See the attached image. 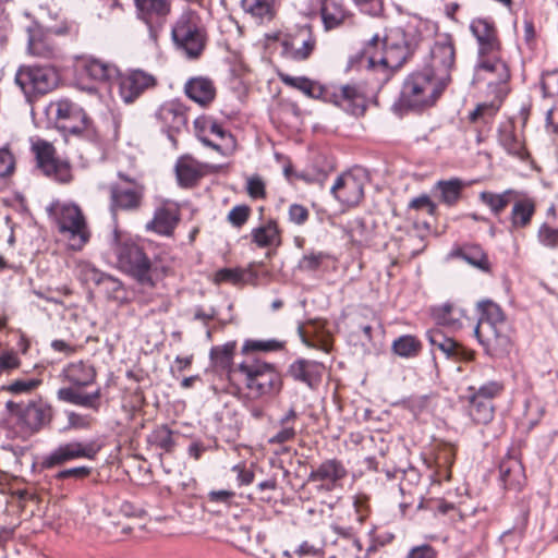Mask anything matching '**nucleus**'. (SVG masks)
<instances>
[{"instance_id":"obj_1","label":"nucleus","mask_w":558,"mask_h":558,"mask_svg":"<svg viewBox=\"0 0 558 558\" xmlns=\"http://www.w3.org/2000/svg\"><path fill=\"white\" fill-rule=\"evenodd\" d=\"M477 310L480 317L474 328V335L485 353L492 357L508 355L512 342L504 311L490 300L478 302Z\"/></svg>"},{"instance_id":"obj_21","label":"nucleus","mask_w":558,"mask_h":558,"mask_svg":"<svg viewBox=\"0 0 558 558\" xmlns=\"http://www.w3.org/2000/svg\"><path fill=\"white\" fill-rule=\"evenodd\" d=\"M430 64L425 70H432L434 76L439 78L441 75L450 77V70L454 64V48L450 40L437 41L430 50Z\"/></svg>"},{"instance_id":"obj_34","label":"nucleus","mask_w":558,"mask_h":558,"mask_svg":"<svg viewBox=\"0 0 558 558\" xmlns=\"http://www.w3.org/2000/svg\"><path fill=\"white\" fill-rule=\"evenodd\" d=\"M83 70L90 78L98 82H111L119 76L116 65L94 58L84 60Z\"/></svg>"},{"instance_id":"obj_23","label":"nucleus","mask_w":558,"mask_h":558,"mask_svg":"<svg viewBox=\"0 0 558 558\" xmlns=\"http://www.w3.org/2000/svg\"><path fill=\"white\" fill-rule=\"evenodd\" d=\"M194 128L197 138L207 147H210L219 153H221V145L211 141L209 135H214L219 138L227 146L233 143V137L230 133H228L219 123L206 120V119H196L194 121Z\"/></svg>"},{"instance_id":"obj_18","label":"nucleus","mask_w":558,"mask_h":558,"mask_svg":"<svg viewBox=\"0 0 558 558\" xmlns=\"http://www.w3.org/2000/svg\"><path fill=\"white\" fill-rule=\"evenodd\" d=\"M119 82V94L126 104L133 102L146 89L156 84V78L142 70H133L117 77Z\"/></svg>"},{"instance_id":"obj_29","label":"nucleus","mask_w":558,"mask_h":558,"mask_svg":"<svg viewBox=\"0 0 558 558\" xmlns=\"http://www.w3.org/2000/svg\"><path fill=\"white\" fill-rule=\"evenodd\" d=\"M498 142L505 150L521 159L525 156V148L521 136L515 131L512 121H506L500 124L498 130Z\"/></svg>"},{"instance_id":"obj_13","label":"nucleus","mask_w":558,"mask_h":558,"mask_svg":"<svg viewBox=\"0 0 558 558\" xmlns=\"http://www.w3.org/2000/svg\"><path fill=\"white\" fill-rule=\"evenodd\" d=\"M99 450L100 446L94 441H69L50 451L43 463L46 468H53L82 458L93 460Z\"/></svg>"},{"instance_id":"obj_46","label":"nucleus","mask_w":558,"mask_h":558,"mask_svg":"<svg viewBox=\"0 0 558 558\" xmlns=\"http://www.w3.org/2000/svg\"><path fill=\"white\" fill-rule=\"evenodd\" d=\"M148 441L165 452H171L175 447L173 432L166 425L155 428L148 436Z\"/></svg>"},{"instance_id":"obj_26","label":"nucleus","mask_w":558,"mask_h":558,"mask_svg":"<svg viewBox=\"0 0 558 558\" xmlns=\"http://www.w3.org/2000/svg\"><path fill=\"white\" fill-rule=\"evenodd\" d=\"M144 187L137 182H129L128 185H116L111 189L112 206L121 209H134L141 204Z\"/></svg>"},{"instance_id":"obj_48","label":"nucleus","mask_w":558,"mask_h":558,"mask_svg":"<svg viewBox=\"0 0 558 558\" xmlns=\"http://www.w3.org/2000/svg\"><path fill=\"white\" fill-rule=\"evenodd\" d=\"M421 345L413 336H401L392 343V350L402 357H411L417 354Z\"/></svg>"},{"instance_id":"obj_62","label":"nucleus","mask_w":558,"mask_h":558,"mask_svg":"<svg viewBox=\"0 0 558 558\" xmlns=\"http://www.w3.org/2000/svg\"><path fill=\"white\" fill-rule=\"evenodd\" d=\"M542 88L544 94L547 96H554L558 94V70L547 72L543 75Z\"/></svg>"},{"instance_id":"obj_19","label":"nucleus","mask_w":558,"mask_h":558,"mask_svg":"<svg viewBox=\"0 0 558 558\" xmlns=\"http://www.w3.org/2000/svg\"><path fill=\"white\" fill-rule=\"evenodd\" d=\"M470 29L478 44V58L499 53L500 45L492 23L484 19L473 20Z\"/></svg>"},{"instance_id":"obj_64","label":"nucleus","mask_w":558,"mask_h":558,"mask_svg":"<svg viewBox=\"0 0 558 558\" xmlns=\"http://www.w3.org/2000/svg\"><path fill=\"white\" fill-rule=\"evenodd\" d=\"M438 551L428 544L412 547L405 558H437Z\"/></svg>"},{"instance_id":"obj_30","label":"nucleus","mask_w":558,"mask_h":558,"mask_svg":"<svg viewBox=\"0 0 558 558\" xmlns=\"http://www.w3.org/2000/svg\"><path fill=\"white\" fill-rule=\"evenodd\" d=\"M499 476L505 488L520 489L524 482L521 462L514 457H507L499 464Z\"/></svg>"},{"instance_id":"obj_43","label":"nucleus","mask_w":558,"mask_h":558,"mask_svg":"<svg viewBox=\"0 0 558 558\" xmlns=\"http://www.w3.org/2000/svg\"><path fill=\"white\" fill-rule=\"evenodd\" d=\"M97 287H99L101 292L106 294L107 299L114 301L118 304H125L129 302L128 291L123 283L108 274H105Z\"/></svg>"},{"instance_id":"obj_61","label":"nucleus","mask_w":558,"mask_h":558,"mask_svg":"<svg viewBox=\"0 0 558 558\" xmlns=\"http://www.w3.org/2000/svg\"><path fill=\"white\" fill-rule=\"evenodd\" d=\"M244 272L241 269L223 268L217 271L216 280L218 282L239 283L243 281Z\"/></svg>"},{"instance_id":"obj_58","label":"nucleus","mask_w":558,"mask_h":558,"mask_svg":"<svg viewBox=\"0 0 558 558\" xmlns=\"http://www.w3.org/2000/svg\"><path fill=\"white\" fill-rule=\"evenodd\" d=\"M289 221L296 225H304L310 216L308 209L300 204H292L288 210Z\"/></svg>"},{"instance_id":"obj_32","label":"nucleus","mask_w":558,"mask_h":558,"mask_svg":"<svg viewBox=\"0 0 558 558\" xmlns=\"http://www.w3.org/2000/svg\"><path fill=\"white\" fill-rule=\"evenodd\" d=\"M432 316L437 325L449 330H458L462 327V317L464 312L461 308L446 303L432 308Z\"/></svg>"},{"instance_id":"obj_27","label":"nucleus","mask_w":558,"mask_h":558,"mask_svg":"<svg viewBox=\"0 0 558 558\" xmlns=\"http://www.w3.org/2000/svg\"><path fill=\"white\" fill-rule=\"evenodd\" d=\"M186 96L199 106L209 105L216 97V87L211 80L203 76L192 77L184 85Z\"/></svg>"},{"instance_id":"obj_5","label":"nucleus","mask_w":558,"mask_h":558,"mask_svg":"<svg viewBox=\"0 0 558 558\" xmlns=\"http://www.w3.org/2000/svg\"><path fill=\"white\" fill-rule=\"evenodd\" d=\"M172 39L190 59L197 58L205 48L206 35L199 17L192 11L183 12L172 27Z\"/></svg>"},{"instance_id":"obj_25","label":"nucleus","mask_w":558,"mask_h":558,"mask_svg":"<svg viewBox=\"0 0 558 558\" xmlns=\"http://www.w3.org/2000/svg\"><path fill=\"white\" fill-rule=\"evenodd\" d=\"M179 219L178 207L174 204H166L155 211L154 219L146 225V229L169 236L177 227Z\"/></svg>"},{"instance_id":"obj_52","label":"nucleus","mask_w":558,"mask_h":558,"mask_svg":"<svg viewBox=\"0 0 558 558\" xmlns=\"http://www.w3.org/2000/svg\"><path fill=\"white\" fill-rule=\"evenodd\" d=\"M499 109V105L493 102L480 104L471 113L470 120L472 122H483L484 124L489 123Z\"/></svg>"},{"instance_id":"obj_11","label":"nucleus","mask_w":558,"mask_h":558,"mask_svg":"<svg viewBox=\"0 0 558 558\" xmlns=\"http://www.w3.org/2000/svg\"><path fill=\"white\" fill-rule=\"evenodd\" d=\"M37 167L43 173L60 183H68L72 179L70 165L54 156L53 146L46 141H37L33 144Z\"/></svg>"},{"instance_id":"obj_22","label":"nucleus","mask_w":558,"mask_h":558,"mask_svg":"<svg viewBox=\"0 0 558 558\" xmlns=\"http://www.w3.org/2000/svg\"><path fill=\"white\" fill-rule=\"evenodd\" d=\"M333 102L352 116H362L366 109L365 96L355 85L340 86L332 94Z\"/></svg>"},{"instance_id":"obj_47","label":"nucleus","mask_w":558,"mask_h":558,"mask_svg":"<svg viewBox=\"0 0 558 558\" xmlns=\"http://www.w3.org/2000/svg\"><path fill=\"white\" fill-rule=\"evenodd\" d=\"M75 275L83 283H94L98 286L105 272L98 270L88 262L80 260L75 266Z\"/></svg>"},{"instance_id":"obj_44","label":"nucleus","mask_w":558,"mask_h":558,"mask_svg":"<svg viewBox=\"0 0 558 558\" xmlns=\"http://www.w3.org/2000/svg\"><path fill=\"white\" fill-rule=\"evenodd\" d=\"M242 8L260 23L274 16L272 0H242Z\"/></svg>"},{"instance_id":"obj_53","label":"nucleus","mask_w":558,"mask_h":558,"mask_svg":"<svg viewBox=\"0 0 558 558\" xmlns=\"http://www.w3.org/2000/svg\"><path fill=\"white\" fill-rule=\"evenodd\" d=\"M326 258H328L326 253L312 251L300 259L298 267L302 271H316L322 267Z\"/></svg>"},{"instance_id":"obj_37","label":"nucleus","mask_w":558,"mask_h":558,"mask_svg":"<svg viewBox=\"0 0 558 558\" xmlns=\"http://www.w3.org/2000/svg\"><path fill=\"white\" fill-rule=\"evenodd\" d=\"M432 345V351H439L446 359H456L461 354L460 345L451 338L446 337L440 330H429L426 333Z\"/></svg>"},{"instance_id":"obj_8","label":"nucleus","mask_w":558,"mask_h":558,"mask_svg":"<svg viewBox=\"0 0 558 558\" xmlns=\"http://www.w3.org/2000/svg\"><path fill=\"white\" fill-rule=\"evenodd\" d=\"M47 213L59 231L68 234L72 240H77L78 246L87 242L85 219L75 204L56 201L47 207Z\"/></svg>"},{"instance_id":"obj_4","label":"nucleus","mask_w":558,"mask_h":558,"mask_svg":"<svg viewBox=\"0 0 558 558\" xmlns=\"http://www.w3.org/2000/svg\"><path fill=\"white\" fill-rule=\"evenodd\" d=\"M238 372L255 397H272L281 391V375L270 363L260 360L245 361L238 365Z\"/></svg>"},{"instance_id":"obj_33","label":"nucleus","mask_w":558,"mask_h":558,"mask_svg":"<svg viewBox=\"0 0 558 558\" xmlns=\"http://www.w3.org/2000/svg\"><path fill=\"white\" fill-rule=\"evenodd\" d=\"M347 475V471L341 462L337 460H327L323 462L316 470L310 474V481L325 482L330 485H336L337 482Z\"/></svg>"},{"instance_id":"obj_28","label":"nucleus","mask_w":558,"mask_h":558,"mask_svg":"<svg viewBox=\"0 0 558 558\" xmlns=\"http://www.w3.org/2000/svg\"><path fill=\"white\" fill-rule=\"evenodd\" d=\"M175 174L181 186L190 187L205 174V167L194 158L183 156L175 163Z\"/></svg>"},{"instance_id":"obj_45","label":"nucleus","mask_w":558,"mask_h":558,"mask_svg":"<svg viewBox=\"0 0 558 558\" xmlns=\"http://www.w3.org/2000/svg\"><path fill=\"white\" fill-rule=\"evenodd\" d=\"M513 195L514 191L512 190H507L498 194L485 191L480 194V199L490 208L493 214L499 215L509 205Z\"/></svg>"},{"instance_id":"obj_35","label":"nucleus","mask_w":558,"mask_h":558,"mask_svg":"<svg viewBox=\"0 0 558 558\" xmlns=\"http://www.w3.org/2000/svg\"><path fill=\"white\" fill-rule=\"evenodd\" d=\"M236 348L235 341H229L222 345L213 347L210 350V359L215 367L227 372L229 376L236 374L238 366L233 367V355Z\"/></svg>"},{"instance_id":"obj_12","label":"nucleus","mask_w":558,"mask_h":558,"mask_svg":"<svg viewBox=\"0 0 558 558\" xmlns=\"http://www.w3.org/2000/svg\"><path fill=\"white\" fill-rule=\"evenodd\" d=\"M365 181V171L363 169H355L339 175L332 184L330 192L340 203L347 206H355L364 196Z\"/></svg>"},{"instance_id":"obj_60","label":"nucleus","mask_w":558,"mask_h":558,"mask_svg":"<svg viewBox=\"0 0 558 558\" xmlns=\"http://www.w3.org/2000/svg\"><path fill=\"white\" fill-rule=\"evenodd\" d=\"M246 191L253 198L265 197V183L259 175L250 177L246 181Z\"/></svg>"},{"instance_id":"obj_54","label":"nucleus","mask_w":558,"mask_h":558,"mask_svg":"<svg viewBox=\"0 0 558 558\" xmlns=\"http://www.w3.org/2000/svg\"><path fill=\"white\" fill-rule=\"evenodd\" d=\"M40 384V380L35 378L19 379L12 381L3 387V389L14 396L29 393L36 389Z\"/></svg>"},{"instance_id":"obj_59","label":"nucleus","mask_w":558,"mask_h":558,"mask_svg":"<svg viewBox=\"0 0 558 558\" xmlns=\"http://www.w3.org/2000/svg\"><path fill=\"white\" fill-rule=\"evenodd\" d=\"M295 435L294 426L280 425V429L268 439V442L272 445L286 444L294 439Z\"/></svg>"},{"instance_id":"obj_6","label":"nucleus","mask_w":558,"mask_h":558,"mask_svg":"<svg viewBox=\"0 0 558 558\" xmlns=\"http://www.w3.org/2000/svg\"><path fill=\"white\" fill-rule=\"evenodd\" d=\"M7 410L16 417L17 424L26 436H32L48 425L52 418V409L43 399H34L27 404L7 401Z\"/></svg>"},{"instance_id":"obj_56","label":"nucleus","mask_w":558,"mask_h":558,"mask_svg":"<svg viewBox=\"0 0 558 558\" xmlns=\"http://www.w3.org/2000/svg\"><path fill=\"white\" fill-rule=\"evenodd\" d=\"M250 207L246 205L234 206L228 214V221L236 228L242 227L248 219Z\"/></svg>"},{"instance_id":"obj_24","label":"nucleus","mask_w":558,"mask_h":558,"mask_svg":"<svg viewBox=\"0 0 558 558\" xmlns=\"http://www.w3.org/2000/svg\"><path fill=\"white\" fill-rule=\"evenodd\" d=\"M323 328L320 322H310L306 326H299L298 332L306 347L329 353L332 348L331 336Z\"/></svg>"},{"instance_id":"obj_16","label":"nucleus","mask_w":558,"mask_h":558,"mask_svg":"<svg viewBox=\"0 0 558 558\" xmlns=\"http://www.w3.org/2000/svg\"><path fill=\"white\" fill-rule=\"evenodd\" d=\"M316 40L308 26H303L294 33L287 34L282 41V56L293 61H304L313 52Z\"/></svg>"},{"instance_id":"obj_14","label":"nucleus","mask_w":558,"mask_h":558,"mask_svg":"<svg viewBox=\"0 0 558 558\" xmlns=\"http://www.w3.org/2000/svg\"><path fill=\"white\" fill-rule=\"evenodd\" d=\"M156 119L161 130L167 133L168 140L175 147V135L185 129L187 122L184 105L178 100L166 101L156 111Z\"/></svg>"},{"instance_id":"obj_39","label":"nucleus","mask_w":558,"mask_h":558,"mask_svg":"<svg viewBox=\"0 0 558 558\" xmlns=\"http://www.w3.org/2000/svg\"><path fill=\"white\" fill-rule=\"evenodd\" d=\"M320 13L326 31L340 26L349 17L348 11L340 3L332 0H326L323 3Z\"/></svg>"},{"instance_id":"obj_2","label":"nucleus","mask_w":558,"mask_h":558,"mask_svg":"<svg viewBox=\"0 0 558 558\" xmlns=\"http://www.w3.org/2000/svg\"><path fill=\"white\" fill-rule=\"evenodd\" d=\"M96 375L95 367L83 361L68 364L62 369V376L64 380L72 386L60 388L57 391L58 399L86 409L98 410L99 399L101 397L100 389L98 388L89 393H84L78 390V388L92 385L96 379Z\"/></svg>"},{"instance_id":"obj_40","label":"nucleus","mask_w":558,"mask_h":558,"mask_svg":"<svg viewBox=\"0 0 558 558\" xmlns=\"http://www.w3.org/2000/svg\"><path fill=\"white\" fill-rule=\"evenodd\" d=\"M280 78L286 85L301 90L303 94L311 98L319 99L325 96V88L319 83L305 76H291L288 74H281Z\"/></svg>"},{"instance_id":"obj_10","label":"nucleus","mask_w":558,"mask_h":558,"mask_svg":"<svg viewBox=\"0 0 558 558\" xmlns=\"http://www.w3.org/2000/svg\"><path fill=\"white\" fill-rule=\"evenodd\" d=\"M510 71L507 63L498 54L483 56L474 70V82H485L499 101L507 94Z\"/></svg>"},{"instance_id":"obj_15","label":"nucleus","mask_w":558,"mask_h":558,"mask_svg":"<svg viewBox=\"0 0 558 558\" xmlns=\"http://www.w3.org/2000/svg\"><path fill=\"white\" fill-rule=\"evenodd\" d=\"M57 124L63 131L78 134L87 128L88 119L84 110L76 104L61 99L50 105Z\"/></svg>"},{"instance_id":"obj_9","label":"nucleus","mask_w":558,"mask_h":558,"mask_svg":"<svg viewBox=\"0 0 558 558\" xmlns=\"http://www.w3.org/2000/svg\"><path fill=\"white\" fill-rule=\"evenodd\" d=\"M58 80V73L51 66L22 65L15 74V83L29 102L33 97L52 90Z\"/></svg>"},{"instance_id":"obj_7","label":"nucleus","mask_w":558,"mask_h":558,"mask_svg":"<svg viewBox=\"0 0 558 558\" xmlns=\"http://www.w3.org/2000/svg\"><path fill=\"white\" fill-rule=\"evenodd\" d=\"M120 268L133 277L138 283L153 287L155 269L144 251L133 242H124L117 248Z\"/></svg>"},{"instance_id":"obj_63","label":"nucleus","mask_w":558,"mask_h":558,"mask_svg":"<svg viewBox=\"0 0 558 558\" xmlns=\"http://www.w3.org/2000/svg\"><path fill=\"white\" fill-rule=\"evenodd\" d=\"M353 2L362 13L367 15H378L383 10L380 0H353Z\"/></svg>"},{"instance_id":"obj_20","label":"nucleus","mask_w":558,"mask_h":558,"mask_svg":"<svg viewBox=\"0 0 558 558\" xmlns=\"http://www.w3.org/2000/svg\"><path fill=\"white\" fill-rule=\"evenodd\" d=\"M27 53L45 59L52 60L59 57L58 47L50 40L47 33L38 26H32L27 28Z\"/></svg>"},{"instance_id":"obj_31","label":"nucleus","mask_w":558,"mask_h":558,"mask_svg":"<svg viewBox=\"0 0 558 558\" xmlns=\"http://www.w3.org/2000/svg\"><path fill=\"white\" fill-rule=\"evenodd\" d=\"M291 376L299 381L314 387L322 376V364L310 360H298L289 369Z\"/></svg>"},{"instance_id":"obj_3","label":"nucleus","mask_w":558,"mask_h":558,"mask_svg":"<svg viewBox=\"0 0 558 558\" xmlns=\"http://www.w3.org/2000/svg\"><path fill=\"white\" fill-rule=\"evenodd\" d=\"M432 70H423L410 74L403 83L400 104L411 109L430 106L439 97L450 82V77H435Z\"/></svg>"},{"instance_id":"obj_41","label":"nucleus","mask_w":558,"mask_h":558,"mask_svg":"<svg viewBox=\"0 0 558 558\" xmlns=\"http://www.w3.org/2000/svg\"><path fill=\"white\" fill-rule=\"evenodd\" d=\"M464 186L462 180L452 178L438 181L435 184V190L439 192V198L444 204L453 206L460 199Z\"/></svg>"},{"instance_id":"obj_36","label":"nucleus","mask_w":558,"mask_h":558,"mask_svg":"<svg viewBox=\"0 0 558 558\" xmlns=\"http://www.w3.org/2000/svg\"><path fill=\"white\" fill-rule=\"evenodd\" d=\"M468 403V414L474 423L486 425L492 422L495 414L493 402L485 401L469 392Z\"/></svg>"},{"instance_id":"obj_51","label":"nucleus","mask_w":558,"mask_h":558,"mask_svg":"<svg viewBox=\"0 0 558 558\" xmlns=\"http://www.w3.org/2000/svg\"><path fill=\"white\" fill-rule=\"evenodd\" d=\"M281 348V343L277 340H254L247 339L243 343L242 353L251 352H271Z\"/></svg>"},{"instance_id":"obj_57","label":"nucleus","mask_w":558,"mask_h":558,"mask_svg":"<svg viewBox=\"0 0 558 558\" xmlns=\"http://www.w3.org/2000/svg\"><path fill=\"white\" fill-rule=\"evenodd\" d=\"M453 462V453L450 449H445L436 458V464L438 466V475L444 478H449V468Z\"/></svg>"},{"instance_id":"obj_55","label":"nucleus","mask_w":558,"mask_h":558,"mask_svg":"<svg viewBox=\"0 0 558 558\" xmlns=\"http://www.w3.org/2000/svg\"><path fill=\"white\" fill-rule=\"evenodd\" d=\"M538 242L550 250L558 248V229L543 223L537 232Z\"/></svg>"},{"instance_id":"obj_38","label":"nucleus","mask_w":558,"mask_h":558,"mask_svg":"<svg viewBox=\"0 0 558 558\" xmlns=\"http://www.w3.org/2000/svg\"><path fill=\"white\" fill-rule=\"evenodd\" d=\"M252 241L259 247L279 246L281 243L280 231L275 220L252 230Z\"/></svg>"},{"instance_id":"obj_42","label":"nucleus","mask_w":558,"mask_h":558,"mask_svg":"<svg viewBox=\"0 0 558 558\" xmlns=\"http://www.w3.org/2000/svg\"><path fill=\"white\" fill-rule=\"evenodd\" d=\"M535 213V204L532 199L524 198L517 201L511 210L510 220L514 229L525 228L530 225Z\"/></svg>"},{"instance_id":"obj_49","label":"nucleus","mask_w":558,"mask_h":558,"mask_svg":"<svg viewBox=\"0 0 558 558\" xmlns=\"http://www.w3.org/2000/svg\"><path fill=\"white\" fill-rule=\"evenodd\" d=\"M468 391L485 401L493 402V400L504 391V385L500 381L492 380L483 384L477 389L470 387Z\"/></svg>"},{"instance_id":"obj_17","label":"nucleus","mask_w":558,"mask_h":558,"mask_svg":"<svg viewBox=\"0 0 558 558\" xmlns=\"http://www.w3.org/2000/svg\"><path fill=\"white\" fill-rule=\"evenodd\" d=\"M136 8L140 19L147 25L150 40L156 43L166 16L170 12V3L168 0H146L138 2Z\"/></svg>"},{"instance_id":"obj_50","label":"nucleus","mask_w":558,"mask_h":558,"mask_svg":"<svg viewBox=\"0 0 558 558\" xmlns=\"http://www.w3.org/2000/svg\"><path fill=\"white\" fill-rule=\"evenodd\" d=\"M461 257L471 266L483 270L488 271L489 270V263L487 259L486 254L480 248V247H472L464 250L461 253Z\"/></svg>"}]
</instances>
